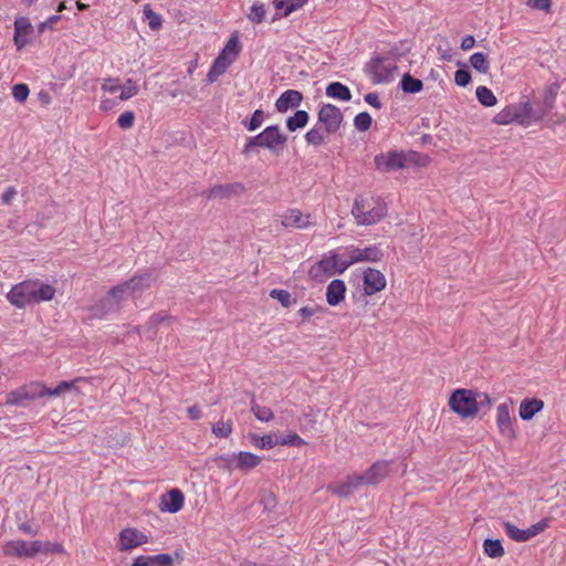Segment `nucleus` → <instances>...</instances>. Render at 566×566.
I'll list each match as a JSON object with an SVG mask.
<instances>
[{"instance_id":"f257e3e1","label":"nucleus","mask_w":566,"mask_h":566,"mask_svg":"<svg viewBox=\"0 0 566 566\" xmlns=\"http://www.w3.org/2000/svg\"><path fill=\"white\" fill-rule=\"evenodd\" d=\"M55 294L53 285L39 280H27L12 285L6 298L14 307L23 310L30 305L52 301Z\"/></svg>"},{"instance_id":"f03ea898","label":"nucleus","mask_w":566,"mask_h":566,"mask_svg":"<svg viewBox=\"0 0 566 566\" xmlns=\"http://www.w3.org/2000/svg\"><path fill=\"white\" fill-rule=\"evenodd\" d=\"M552 108V104H546L545 111L535 112L532 102H517L510 104L494 115L492 123L499 126H507L517 123L523 127H528L533 123L541 122L546 112Z\"/></svg>"},{"instance_id":"7ed1b4c3","label":"nucleus","mask_w":566,"mask_h":566,"mask_svg":"<svg viewBox=\"0 0 566 566\" xmlns=\"http://www.w3.org/2000/svg\"><path fill=\"white\" fill-rule=\"evenodd\" d=\"M387 213V202L380 197L365 195L354 199L352 216L357 226H376Z\"/></svg>"},{"instance_id":"20e7f679","label":"nucleus","mask_w":566,"mask_h":566,"mask_svg":"<svg viewBox=\"0 0 566 566\" xmlns=\"http://www.w3.org/2000/svg\"><path fill=\"white\" fill-rule=\"evenodd\" d=\"M285 143L286 136L280 132L279 126H266L265 129L245 142L242 153L243 155H249L254 147H261L272 153H277L283 149Z\"/></svg>"},{"instance_id":"39448f33","label":"nucleus","mask_w":566,"mask_h":566,"mask_svg":"<svg viewBox=\"0 0 566 566\" xmlns=\"http://www.w3.org/2000/svg\"><path fill=\"white\" fill-rule=\"evenodd\" d=\"M238 32L232 33L231 38L228 39L226 46L220 51L219 55L216 56L212 66L208 72V81L214 82L217 77L226 73L228 66L237 61L240 50Z\"/></svg>"},{"instance_id":"423d86ee","label":"nucleus","mask_w":566,"mask_h":566,"mask_svg":"<svg viewBox=\"0 0 566 566\" xmlns=\"http://www.w3.org/2000/svg\"><path fill=\"white\" fill-rule=\"evenodd\" d=\"M480 394L471 389H457L448 399V407L462 418H474L480 411L478 399Z\"/></svg>"},{"instance_id":"0eeeda50","label":"nucleus","mask_w":566,"mask_h":566,"mask_svg":"<svg viewBox=\"0 0 566 566\" xmlns=\"http://www.w3.org/2000/svg\"><path fill=\"white\" fill-rule=\"evenodd\" d=\"M346 263V260L342 256L340 253H337L335 250H332L321 256L316 263L311 268V276L318 282L327 280L335 275L336 273H344L348 266H343L342 264Z\"/></svg>"},{"instance_id":"6e6552de","label":"nucleus","mask_w":566,"mask_h":566,"mask_svg":"<svg viewBox=\"0 0 566 566\" xmlns=\"http://www.w3.org/2000/svg\"><path fill=\"white\" fill-rule=\"evenodd\" d=\"M280 226L284 229L307 231L317 224V220L311 212L303 211L298 208H289L279 214Z\"/></svg>"},{"instance_id":"1a4fd4ad","label":"nucleus","mask_w":566,"mask_h":566,"mask_svg":"<svg viewBox=\"0 0 566 566\" xmlns=\"http://www.w3.org/2000/svg\"><path fill=\"white\" fill-rule=\"evenodd\" d=\"M494 420H496V428L500 436L507 440H514L516 438L513 399L509 398L499 403Z\"/></svg>"},{"instance_id":"9d476101","label":"nucleus","mask_w":566,"mask_h":566,"mask_svg":"<svg viewBox=\"0 0 566 566\" xmlns=\"http://www.w3.org/2000/svg\"><path fill=\"white\" fill-rule=\"evenodd\" d=\"M45 397V385L41 381H31L11 390L6 396L7 406H19L24 401L41 399Z\"/></svg>"},{"instance_id":"9b49d317","label":"nucleus","mask_w":566,"mask_h":566,"mask_svg":"<svg viewBox=\"0 0 566 566\" xmlns=\"http://www.w3.org/2000/svg\"><path fill=\"white\" fill-rule=\"evenodd\" d=\"M342 256L346 260V263H343L342 266L349 268L354 263L380 262L384 253L377 245H369L365 248L349 247L346 249V252L342 253Z\"/></svg>"},{"instance_id":"f8f14e48","label":"nucleus","mask_w":566,"mask_h":566,"mask_svg":"<svg viewBox=\"0 0 566 566\" xmlns=\"http://www.w3.org/2000/svg\"><path fill=\"white\" fill-rule=\"evenodd\" d=\"M149 543V536L135 527H125L117 534L116 549L127 553Z\"/></svg>"},{"instance_id":"ddd939ff","label":"nucleus","mask_w":566,"mask_h":566,"mask_svg":"<svg viewBox=\"0 0 566 566\" xmlns=\"http://www.w3.org/2000/svg\"><path fill=\"white\" fill-rule=\"evenodd\" d=\"M396 65L385 61L381 57L370 60L367 64L366 73L369 76L371 83L388 84L394 81Z\"/></svg>"},{"instance_id":"4468645a","label":"nucleus","mask_w":566,"mask_h":566,"mask_svg":"<svg viewBox=\"0 0 566 566\" xmlns=\"http://www.w3.org/2000/svg\"><path fill=\"white\" fill-rule=\"evenodd\" d=\"M3 554L13 558H34L40 554V541L12 539L3 544Z\"/></svg>"},{"instance_id":"2eb2a0df","label":"nucleus","mask_w":566,"mask_h":566,"mask_svg":"<svg viewBox=\"0 0 566 566\" xmlns=\"http://www.w3.org/2000/svg\"><path fill=\"white\" fill-rule=\"evenodd\" d=\"M102 91L104 94H119L120 101H127L138 94V85L130 78L122 84L117 77L104 78L102 83Z\"/></svg>"},{"instance_id":"dca6fc26","label":"nucleus","mask_w":566,"mask_h":566,"mask_svg":"<svg viewBox=\"0 0 566 566\" xmlns=\"http://www.w3.org/2000/svg\"><path fill=\"white\" fill-rule=\"evenodd\" d=\"M375 166L378 171L384 174L391 172L394 170L405 169V151L403 150H389L376 155Z\"/></svg>"},{"instance_id":"f3484780","label":"nucleus","mask_w":566,"mask_h":566,"mask_svg":"<svg viewBox=\"0 0 566 566\" xmlns=\"http://www.w3.org/2000/svg\"><path fill=\"white\" fill-rule=\"evenodd\" d=\"M223 460L226 462L227 470H239L244 473L255 469L262 462L260 455L248 451H239L237 454H232L231 458Z\"/></svg>"},{"instance_id":"a211bd4d","label":"nucleus","mask_w":566,"mask_h":566,"mask_svg":"<svg viewBox=\"0 0 566 566\" xmlns=\"http://www.w3.org/2000/svg\"><path fill=\"white\" fill-rule=\"evenodd\" d=\"M343 114L340 108L332 105L324 104L318 111V123L319 127H325V132L328 134H335L342 126Z\"/></svg>"},{"instance_id":"6ab92c4d","label":"nucleus","mask_w":566,"mask_h":566,"mask_svg":"<svg viewBox=\"0 0 566 566\" xmlns=\"http://www.w3.org/2000/svg\"><path fill=\"white\" fill-rule=\"evenodd\" d=\"M154 282H156V275L154 272L150 270H143L135 272L133 277L122 282L119 285L134 295H140L142 292L150 289Z\"/></svg>"},{"instance_id":"aec40b11","label":"nucleus","mask_w":566,"mask_h":566,"mask_svg":"<svg viewBox=\"0 0 566 566\" xmlns=\"http://www.w3.org/2000/svg\"><path fill=\"white\" fill-rule=\"evenodd\" d=\"M546 526H547V524H546L545 520L539 521L538 523L532 525L527 530L517 528L515 524H511L510 522L503 523L505 534L509 535L511 541H515V542H520V543L527 542V541L532 539L533 537L537 536L538 534H541L542 532L545 531Z\"/></svg>"},{"instance_id":"412c9836","label":"nucleus","mask_w":566,"mask_h":566,"mask_svg":"<svg viewBox=\"0 0 566 566\" xmlns=\"http://www.w3.org/2000/svg\"><path fill=\"white\" fill-rule=\"evenodd\" d=\"M390 471V461L380 460L370 465L357 476L363 480L366 485H377L387 479Z\"/></svg>"},{"instance_id":"4be33fe9","label":"nucleus","mask_w":566,"mask_h":566,"mask_svg":"<svg viewBox=\"0 0 566 566\" xmlns=\"http://www.w3.org/2000/svg\"><path fill=\"white\" fill-rule=\"evenodd\" d=\"M387 286V279L382 272L374 268H367L364 272V293L374 295L381 292Z\"/></svg>"},{"instance_id":"5701e85b","label":"nucleus","mask_w":566,"mask_h":566,"mask_svg":"<svg viewBox=\"0 0 566 566\" xmlns=\"http://www.w3.org/2000/svg\"><path fill=\"white\" fill-rule=\"evenodd\" d=\"M185 506V494L174 488L160 496L159 511L167 513H178Z\"/></svg>"},{"instance_id":"b1692460","label":"nucleus","mask_w":566,"mask_h":566,"mask_svg":"<svg viewBox=\"0 0 566 566\" xmlns=\"http://www.w3.org/2000/svg\"><path fill=\"white\" fill-rule=\"evenodd\" d=\"M366 485L356 474H352L345 478L340 482H334L328 485V491L339 497L349 496L354 490Z\"/></svg>"},{"instance_id":"393cba45","label":"nucleus","mask_w":566,"mask_h":566,"mask_svg":"<svg viewBox=\"0 0 566 566\" xmlns=\"http://www.w3.org/2000/svg\"><path fill=\"white\" fill-rule=\"evenodd\" d=\"M244 186L242 182H230L212 187L207 192L208 199H226L238 197L244 193Z\"/></svg>"},{"instance_id":"a878e982","label":"nucleus","mask_w":566,"mask_h":566,"mask_svg":"<svg viewBox=\"0 0 566 566\" xmlns=\"http://www.w3.org/2000/svg\"><path fill=\"white\" fill-rule=\"evenodd\" d=\"M135 295L136 294L132 293L124 286L117 284L109 290L108 294L105 295L102 303L103 306L108 311H116L120 307L122 302Z\"/></svg>"},{"instance_id":"bb28decb","label":"nucleus","mask_w":566,"mask_h":566,"mask_svg":"<svg viewBox=\"0 0 566 566\" xmlns=\"http://www.w3.org/2000/svg\"><path fill=\"white\" fill-rule=\"evenodd\" d=\"M303 95L300 91L290 88L280 94V96L276 99V103H274V106H276L277 112L286 113L291 108L300 107Z\"/></svg>"},{"instance_id":"cd10ccee","label":"nucleus","mask_w":566,"mask_h":566,"mask_svg":"<svg viewBox=\"0 0 566 566\" xmlns=\"http://www.w3.org/2000/svg\"><path fill=\"white\" fill-rule=\"evenodd\" d=\"M130 566H174V557L168 553L138 555L133 558Z\"/></svg>"},{"instance_id":"c85d7f7f","label":"nucleus","mask_w":566,"mask_h":566,"mask_svg":"<svg viewBox=\"0 0 566 566\" xmlns=\"http://www.w3.org/2000/svg\"><path fill=\"white\" fill-rule=\"evenodd\" d=\"M347 286L343 280L335 279L327 285V292H325V298L327 304L331 306H338L343 301L346 300Z\"/></svg>"},{"instance_id":"c756f323","label":"nucleus","mask_w":566,"mask_h":566,"mask_svg":"<svg viewBox=\"0 0 566 566\" xmlns=\"http://www.w3.org/2000/svg\"><path fill=\"white\" fill-rule=\"evenodd\" d=\"M13 29H15L13 43H15L18 50H22L28 44L29 36L32 33L31 22L27 18H18L13 22Z\"/></svg>"},{"instance_id":"7c9ffc66","label":"nucleus","mask_w":566,"mask_h":566,"mask_svg":"<svg viewBox=\"0 0 566 566\" xmlns=\"http://www.w3.org/2000/svg\"><path fill=\"white\" fill-rule=\"evenodd\" d=\"M544 408V401L539 398H525L520 405V418L523 421H528L534 416L542 411Z\"/></svg>"},{"instance_id":"2f4dec72","label":"nucleus","mask_w":566,"mask_h":566,"mask_svg":"<svg viewBox=\"0 0 566 566\" xmlns=\"http://www.w3.org/2000/svg\"><path fill=\"white\" fill-rule=\"evenodd\" d=\"M331 134L326 133L325 127L323 126H313V128L308 129L305 134V140L308 146H323L326 137Z\"/></svg>"},{"instance_id":"473e14b6","label":"nucleus","mask_w":566,"mask_h":566,"mask_svg":"<svg viewBox=\"0 0 566 566\" xmlns=\"http://www.w3.org/2000/svg\"><path fill=\"white\" fill-rule=\"evenodd\" d=\"M308 123V114L306 111H296L293 116L287 117L285 120V127L289 132H296L301 128L306 127Z\"/></svg>"},{"instance_id":"72a5a7b5","label":"nucleus","mask_w":566,"mask_h":566,"mask_svg":"<svg viewBox=\"0 0 566 566\" xmlns=\"http://www.w3.org/2000/svg\"><path fill=\"white\" fill-rule=\"evenodd\" d=\"M325 94L331 98H336L343 102H348L350 99L349 88L339 82L331 83L327 90H325Z\"/></svg>"},{"instance_id":"f704fd0d","label":"nucleus","mask_w":566,"mask_h":566,"mask_svg":"<svg viewBox=\"0 0 566 566\" xmlns=\"http://www.w3.org/2000/svg\"><path fill=\"white\" fill-rule=\"evenodd\" d=\"M84 380H85V378H82V377L75 378L71 381L63 380V381H60L59 385L56 386V388H54V389H50L49 387L45 386V396L57 397V396H60V394L67 391V390H74L76 392H80L76 389V384L84 381Z\"/></svg>"},{"instance_id":"c9c22d12","label":"nucleus","mask_w":566,"mask_h":566,"mask_svg":"<svg viewBox=\"0 0 566 566\" xmlns=\"http://www.w3.org/2000/svg\"><path fill=\"white\" fill-rule=\"evenodd\" d=\"M431 159L429 155L418 153L416 150L405 151V164L407 166L426 167L430 164Z\"/></svg>"},{"instance_id":"e433bc0d","label":"nucleus","mask_w":566,"mask_h":566,"mask_svg":"<svg viewBox=\"0 0 566 566\" xmlns=\"http://www.w3.org/2000/svg\"><path fill=\"white\" fill-rule=\"evenodd\" d=\"M144 20L148 22L151 31H159L163 29V18L160 13L153 11L150 4H144L143 9Z\"/></svg>"},{"instance_id":"4c0bfd02","label":"nucleus","mask_w":566,"mask_h":566,"mask_svg":"<svg viewBox=\"0 0 566 566\" xmlns=\"http://www.w3.org/2000/svg\"><path fill=\"white\" fill-rule=\"evenodd\" d=\"M308 0H276L274 1V8L277 10H284V17L291 14L294 11L301 10L306 6Z\"/></svg>"},{"instance_id":"58836bf2","label":"nucleus","mask_w":566,"mask_h":566,"mask_svg":"<svg viewBox=\"0 0 566 566\" xmlns=\"http://www.w3.org/2000/svg\"><path fill=\"white\" fill-rule=\"evenodd\" d=\"M475 97L484 107H493L497 103V97L494 96L492 90L484 85L475 88Z\"/></svg>"},{"instance_id":"ea45409f","label":"nucleus","mask_w":566,"mask_h":566,"mask_svg":"<svg viewBox=\"0 0 566 566\" xmlns=\"http://www.w3.org/2000/svg\"><path fill=\"white\" fill-rule=\"evenodd\" d=\"M400 88L407 94H417L422 91L423 84L421 80L405 74L400 81Z\"/></svg>"},{"instance_id":"a19ab883","label":"nucleus","mask_w":566,"mask_h":566,"mask_svg":"<svg viewBox=\"0 0 566 566\" xmlns=\"http://www.w3.org/2000/svg\"><path fill=\"white\" fill-rule=\"evenodd\" d=\"M484 553L488 557L500 558L504 555V548L499 539H486L484 541Z\"/></svg>"},{"instance_id":"79ce46f5","label":"nucleus","mask_w":566,"mask_h":566,"mask_svg":"<svg viewBox=\"0 0 566 566\" xmlns=\"http://www.w3.org/2000/svg\"><path fill=\"white\" fill-rule=\"evenodd\" d=\"M470 65L473 66L474 70L482 74H486L489 71V61L486 60V55L482 52H475L470 55Z\"/></svg>"},{"instance_id":"37998d69","label":"nucleus","mask_w":566,"mask_h":566,"mask_svg":"<svg viewBox=\"0 0 566 566\" xmlns=\"http://www.w3.org/2000/svg\"><path fill=\"white\" fill-rule=\"evenodd\" d=\"M270 296L273 300L279 301L280 305H282L284 308H289L296 303V300L293 298L290 292L286 290H271Z\"/></svg>"},{"instance_id":"c03bdc74","label":"nucleus","mask_w":566,"mask_h":566,"mask_svg":"<svg viewBox=\"0 0 566 566\" xmlns=\"http://www.w3.org/2000/svg\"><path fill=\"white\" fill-rule=\"evenodd\" d=\"M212 433L216 438L226 439L232 433V421L220 420L212 426Z\"/></svg>"},{"instance_id":"a18cd8bd","label":"nucleus","mask_w":566,"mask_h":566,"mask_svg":"<svg viewBox=\"0 0 566 566\" xmlns=\"http://www.w3.org/2000/svg\"><path fill=\"white\" fill-rule=\"evenodd\" d=\"M253 446L259 449H272L279 446V439L274 438L271 434L253 437Z\"/></svg>"},{"instance_id":"49530a36","label":"nucleus","mask_w":566,"mask_h":566,"mask_svg":"<svg viewBox=\"0 0 566 566\" xmlns=\"http://www.w3.org/2000/svg\"><path fill=\"white\" fill-rule=\"evenodd\" d=\"M252 412L261 422H268L273 419V411L270 407H262L255 402L252 403Z\"/></svg>"},{"instance_id":"de8ad7c7","label":"nucleus","mask_w":566,"mask_h":566,"mask_svg":"<svg viewBox=\"0 0 566 566\" xmlns=\"http://www.w3.org/2000/svg\"><path fill=\"white\" fill-rule=\"evenodd\" d=\"M265 120V112L262 109H255L252 118H250L249 123H243L244 127L248 128L249 132H255L262 126V123Z\"/></svg>"},{"instance_id":"09e8293b","label":"nucleus","mask_w":566,"mask_h":566,"mask_svg":"<svg viewBox=\"0 0 566 566\" xmlns=\"http://www.w3.org/2000/svg\"><path fill=\"white\" fill-rule=\"evenodd\" d=\"M354 126L359 132H366L371 126V117L367 112H360L354 117Z\"/></svg>"},{"instance_id":"8fccbe9b","label":"nucleus","mask_w":566,"mask_h":566,"mask_svg":"<svg viewBox=\"0 0 566 566\" xmlns=\"http://www.w3.org/2000/svg\"><path fill=\"white\" fill-rule=\"evenodd\" d=\"M63 544L40 541V554H64Z\"/></svg>"},{"instance_id":"3c124183","label":"nucleus","mask_w":566,"mask_h":566,"mask_svg":"<svg viewBox=\"0 0 566 566\" xmlns=\"http://www.w3.org/2000/svg\"><path fill=\"white\" fill-rule=\"evenodd\" d=\"M11 91L13 99L19 103H24L30 93L28 84H17L12 86Z\"/></svg>"},{"instance_id":"603ef678","label":"nucleus","mask_w":566,"mask_h":566,"mask_svg":"<svg viewBox=\"0 0 566 566\" xmlns=\"http://www.w3.org/2000/svg\"><path fill=\"white\" fill-rule=\"evenodd\" d=\"M323 313H324V308L318 304H316L314 306H303L298 311V315L301 316L302 322H308V319L311 317H313L314 315H319Z\"/></svg>"},{"instance_id":"864d4df0","label":"nucleus","mask_w":566,"mask_h":566,"mask_svg":"<svg viewBox=\"0 0 566 566\" xmlns=\"http://www.w3.org/2000/svg\"><path fill=\"white\" fill-rule=\"evenodd\" d=\"M265 6L264 4H254L250 8V13L248 14V19L255 23H261L265 18Z\"/></svg>"},{"instance_id":"5fc2aeb1","label":"nucleus","mask_w":566,"mask_h":566,"mask_svg":"<svg viewBox=\"0 0 566 566\" xmlns=\"http://www.w3.org/2000/svg\"><path fill=\"white\" fill-rule=\"evenodd\" d=\"M279 446H306V440L296 433H290L279 439Z\"/></svg>"},{"instance_id":"6e6d98bb","label":"nucleus","mask_w":566,"mask_h":566,"mask_svg":"<svg viewBox=\"0 0 566 566\" xmlns=\"http://www.w3.org/2000/svg\"><path fill=\"white\" fill-rule=\"evenodd\" d=\"M135 123V115L134 112L127 111L119 115L116 119L117 126H119L122 129H129L134 126Z\"/></svg>"},{"instance_id":"4d7b16f0","label":"nucleus","mask_w":566,"mask_h":566,"mask_svg":"<svg viewBox=\"0 0 566 566\" xmlns=\"http://www.w3.org/2000/svg\"><path fill=\"white\" fill-rule=\"evenodd\" d=\"M453 81H455L458 86H468L471 82L470 72L467 70H457L455 76H453Z\"/></svg>"},{"instance_id":"13d9d810","label":"nucleus","mask_w":566,"mask_h":566,"mask_svg":"<svg viewBox=\"0 0 566 566\" xmlns=\"http://www.w3.org/2000/svg\"><path fill=\"white\" fill-rule=\"evenodd\" d=\"M526 6L534 10L549 11L552 0H527Z\"/></svg>"},{"instance_id":"bf43d9fd","label":"nucleus","mask_w":566,"mask_h":566,"mask_svg":"<svg viewBox=\"0 0 566 566\" xmlns=\"http://www.w3.org/2000/svg\"><path fill=\"white\" fill-rule=\"evenodd\" d=\"M17 189L14 187H7L3 195H1V202L6 206H10L14 198H17Z\"/></svg>"},{"instance_id":"052dcab7","label":"nucleus","mask_w":566,"mask_h":566,"mask_svg":"<svg viewBox=\"0 0 566 566\" xmlns=\"http://www.w3.org/2000/svg\"><path fill=\"white\" fill-rule=\"evenodd\" d=\"M364 99H365L366 104H368L377 109H380L382 106L377 93H369V94L365 95Z\"/></svg>"},{"instance_id":"680f3d73","label":"nucleus","mask_w":566,"mask_h":566,"mask_svg":"<svg viewBox=\"0 0 566 566\" xmlns=\"http://www.w3.org/2000/svg\"><path fill=\"white\" fill-rule=\"evenodd\" d=\"M60 20L59 15H51L48 19H45L43 22L39 25V31L42 33L46 28H52L55 23H57Z\"/></svg>"},{"instance_id":"e2e57ef3","label":"nucleus","mask_w":566,"mask_h":566,"mask_svg":"<svg viewBox=\"0 0 566 566\" xmlns=\"http://www.w3.org/2000/svg\"><path fill=\"white\" fill-rule=\"evenodd\" d=\"M115 101L114 99H111L108 97H104L102 98V101H99V111L102 112H108L111 111L113 107H115Z\"/></svg>"},{"instance_id":"0e129e2a","label":"nucleus","mask_w":566,"mask_h":566,"mask_svg":"<svg viewBox=\"0 0 566 566\" xmlns=\"http://www.w3.org/2000/svg\"><path fill=\"white\" fill-rule=\"evenodd\" d=\"M187 415H189V418L191 420H198L199 418L202 417V411L200 410V408L197 405H195V406L187 408Z\"/></svg>"},{"instance_id":"69168bd1","label":"nucleus","mask_w":566,"mask_h":566,"mask_svg":"<svg viewBox=\"0 0 566 566\" xmlns=\"http://www.w3.org/2000/svg\"><path fill=\"white\" fill-rule=\"evenodd\" d=\"M474 45H475L474 36L468 35L462 39L461 49L463 51H469L470 49L474 48Z\"/></svg>"},{"instance_id":"338daca9","label":"nucleus","mask_w":566,"mask_h":566,"mask_svg":"<svg viewBox=\"0 0 566 566\" xmlns=\"http://www.w3.org/2000/svg\"><path fill=\"white\" fill-rule=\"evenodd\" d=\"M39 99L44 105H48L49 103H51V96L45 92L39 93Z\"/></svg>"},{"instance_id":"774afa93","label":"nucleus","mask_w":566,"mask_h":566,"mask_svg":"<svg viewBox=\"0 0 566 566\" xmlns=\"http://www.w3.org/2000/svg\"><path fill=\"white\" fill-rule=\"evenodd\" d=\"M239 566H273V565L261 564V563H256V562H252V560H243V562H241V564H239Z\"/></svg>"}]
</instances>
